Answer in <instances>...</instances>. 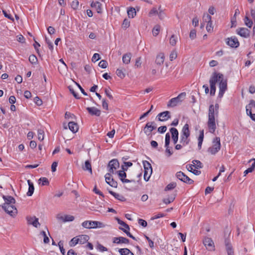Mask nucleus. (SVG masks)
<instances>
[{
	"label": "nucleus",
	"instance_id": "obj_63",
	"mask_svg": "<svg viewBox=\"0 0 255 255\" xmlns=\"http://www.w3.org/2000/svg\"><path fill=\"white\" fill-rule=\"evenodd\" d=\"M190 38L192 39H194L196 37V31L195 29H192L190 31L189 34Z\"/></svg>",
	"mask_w": 255,
	"mask_h": 255
},
{
	"label": "nucleus",
	"instance_id": "obj_20",
	"mask_svg": "<svg viewBox=\"0 0 255 255\" xmlns=\"http://www.w3.org/2000/svg\"><path fill=\"white\" fill-rule=\"evenodd\" d=\"M114 243L117 244H128L129 242V241L128 239L123 237H115L113 239V242Z\"/></svg>",
	"mask_w": 255,
	"mask_h": 255
},
{
	"label": "nucleus",
	"instance_id": "obj_32",
	"mask_svg": "<svg viewBox=\"0 0 255 255\" xmlns=\"http://www.w3.org/2000/svg\"><path fill=\"white\" fill-rule=\"evenodd\" d=\"M8 211H4L7 214L9 215L10 216L13 217H15L17 213V210L15 207L14 209L8 208Z\"/></svg>",
	"mask_w": 255,
	"mask_h": 255
},
{
	"label": "nucleus",
	"instance_id": "obj_51",
	"mask_svg": "<svg viewBox=\"0 0 255 255\" xmlns=\"http://www.w3.org/2000/svg\"><path fill=\"white\" fill-rule=\"evenodd\" d=\"M130 25V22L127 19V18H125L124 21H123V22L122 23V27L125 29H127V28H128Z\"/></svg>",
	"mask_w": 255,
	"mask_h": 255
},
{
	"label": "nucleus",
	"instance_id": "obj_1",
	"mask_svg": "<svg viewBox=\"0 0 255 255\" xmlns=\"http://www.w3.org/2000/svg\"><path fill=\"white\" fill-rule=\"evenodd\" d=\"M223 76V74L221 73H217L216 72L213 73L209 80L210 86V94L211 96H213L215 95L216 90V84L218 81V80H220Z\"/></svg>",
	"mask_w": 255,
	"mask_h": 255
},
{
	"label": "nucleus",
	"instance_id": "obj_50",
	"mask_svg": "<svg viewBox=\"0 0 255 255\" xmlns=\"http://www.w3.org/2000/svg\"><path fill=\"white\" fill-rule=\"evenodd\" d=\"M170 140V135L169 133H167L165 135V146H168L169 145Z\"/></svg>",
	"mask_w": 255,
	"mask_h": 255
},
{
	"label": "nucleus",
	"instance_id": "obj_42",
	"mask_svg": "<svg viewBox=\"0 0 255 255\" xmlns=\"http://www.w3.org/2000/svg\"><path fill=\"white\" fill-rule=\"evenodd\" d=\"M226 251L228 255H234V252L231 244L226 246Z\"/></svg>",
	"mask_w": 255,
	"mask_h": 255
},
{
	"label": "nucleus",
	"instance_id": "obj_61",
	"mask_svg": "<svg viewBox=\"0 0 255 255\" xmlns=\"http://www.w3.org/2000/svg\"><path fill=\"white\" fill-rule=\"evenodd\" d=\"M167 127L165 126H163L158 128L157 131L160 133H163L166 131Z\"/></svg>",
	"mask_w": 255,
	"mask_h": 255
},
{
	"label": "nucleus",
	"instance_id": "obj_10",
	"mask_svg": "<svg viewBox=\"0 0 255 255\" xmlns=\"http://www.w3.org/2000/svg\"><path fill=\"white\" fill-rule=\"evenodd\" d=\"M227 45L232 48H238L240 45V43L238 38L235 36H232L230 38H227L226 39Z\"/></svg>",
	"mask_w": 255,
	"mask_h": 255
},
{
	"label": "nucleus",
	"instance_id": "obj_2",
	"mask_svg": "<svg viewBox=\"0 0 255 255\" xmlns=\"http://www.w3.org/2000/svg\"><path fill=\"white\" fill-rule=\"evenodd\" d=\"M190 135L189 125L186 124L182 128L180 139V142L183 146H186L189 143L190 141Z\"/></svg>",
	"mask_w": 255,
	"mask_h": 255
},
{
	"label": "nucleus",
	"instance_id": "obj_9",
	"mask_svg": "<svg viewBox=\"0 0 255 255\" xmlns=\"http://www.w3.org/2000/svg\"><path fill=\"white\" fill-rule=\"evenodd\" d=\"M207 126L211 133H214L216 128L215 116H208Z\"/></svg>",
	"mask_w": 255,
	"mask_h": 255
},
{
	"label": "nucleus",
	"instance_id": "obj_41",
	"mask_svg": "<svg viewBox=\"0 0 255 255\" xmlns=\"http://www.w3.org/2000/svg\"><path fill=\"white\" fill-rule=\"evenodd\" d=\"M160 26L159 25H156L152 29V34L154 36H156L160 31Z\"/></svg>",
	"mask_w": 255,
	"mask_h": 255
},
{
	"label": "nucleus",
	"instance_id": "obj_57",
	"mask_svg": "<svg viewBox=\"0 0 255 255\" xmlns=\"http://www.w3.org/2000/svg\"><path fill=\"white\" fill-rule=\"evenodd\" d=\"M169 42L171 45H172V46L175 45V44L176 43V38L174 35H172L171 36V37L170 38Z\"/></svg>",
	"mask_w": 255,
	"mask_h": 255
},
{
	"label": "nucleus",
	"instance_id": "obj_27",
	"mask_svg": "<svg viewBox=\"0 0 255 255\" xmlns=\"http://www.w3.org/2000/svg\"><path fill=\"white\" fill-rule=\"evenodd\" d=\"M240 12L238 8H237L235 10V12L234 16L231 18V27H235L236 26V16L237 15L240 14Z\"/></svg>",
	"mask_w": 255,
	"mask_h": 255
},
{
	"label": "nucleus",
	"instance_id": "obj_31",
	"mask_svg": "<svg viewBox=\"0 0 255 255\" xmlns=\"http://www.w3.org/2000/svg\"><path fill=\"white\" fill-rule=\"evenodd\" d=\"M83 169L84 170H88L89 171L90 173H92V166L91 164L90 161L86 160L85 162V166L83 167Z\"/></svg>",
	"mask_w": 255,
	"mask_h": 255
},
{
	"label": "nucleus",
	"instance_id": "obj_49",
	"mask_svg": "<svg viewBox=\"0 0 255 255\" xmlns=\"http://www.w3.org/2000/svg\"><path fill=\"white\" fill-rule=\"evenodd\" d=\"M58 245V246L60 250V252H61V254L63 255H65L66 252H65V249L63 248V242L62 241H59Z\"/></svg>",
	"mask_w": 255,
	"mask_h": 255
},
{
	"label": "nucleus",
	"instance_id": "obj_38",
	"mask_svg": "<svg viewBox=\"0 0 255 255\" xmlns=\"http://www.w3.org/2000/svg\"><path fill=\"white\" fill-rule=\"evenodd\" d=\"M208 116H216V110H214V105H211L209 108Z\"/></svg>",
	"mask_w": 255,
	"mask_h": 255
},
{
	"label": "nucleus",
	"instance_id": "obj_14",
	"mask_svg": "<svg viewBox=\"0 0 255 255\" xmlns=\"http://www.w3.org/2000/svg\"><path fill=\"white\" fill-rule=\"evenodd\" d=\"M154 125L155 124L154 122H148L143 129L144 133L147 135H149L151 131L156 128Z\"/></svg>",
	"mask_w": 255,
	"mask_h": 255
},
{
	"label": "nucleus",
	"instance_id": "obj_24",
	"mask_svg": "<svg viewBox=\"0 0 255 255\" xmlns=\"http://www.w3.org/2000/svg\"><path fill=\"white\" fill-rule=\"evenodd\" d=\"M165 57L163 53H159L156 58L155 63L157 65H161L164 61Z\"/></svg>",
	"mask_w": 255,
	"mask_h": 255
},
{
	"label": "nucleus",
	"instance_id": "obj_8",
	"mask_svg": "<svg viewBox=\"0 0 255 255\" xmlns=\"http://www.w3.org/2000/svg\"><path fill=\"white\" fill-rule=\"evenodd\" d=\"M176 176L179 180L187 184H192L194 182L192 179H190L182 171L177 172L176 174Z\"/></svg>",
	"mask_w": 255,
	"mask_h": 255
},
{
	"label": "nucleus",
	"instance_id": "obj_7",
	"mask_svg": "<svg viewBox=\"0 0 255 255\" xmlns=\"http://www.w3.org/2000/svg\"><path fill=\"white\" fill-rule=\"evenodd\" d=\"M223 77L220 80H218L220 82L218 97L220 98L223 96L225 91L227 90V80L224 79Z\"/></svg>",
	"mask_w": 255,
	"mask_h": 255
},
{
	"label": "nucleus",
	"instance_id": "obj_3",
	"mask_svg": "<svg viewBox=\"0 0 255 255\" xmlns=\"http://www.w3.org/2000/svg\"><path fill=\"white\" fill-rule=\"evenodd\" d=\"M2 198L5 201V203L1 205V207L4 211H8V209H14L15 206L14 205H10V204H15V199L11 196H5L2 195Z\"/></svg>",
	"mask_w": 255,
	"mask_h": 255
},
{
	"label": "nucleus",
	"instance_id": "obj_43",
	"mask_svg": "<svg viewBox=\"0 0 255 255\" xmlns=\"http://www.w3.org/2000/svg\"><path fill=\"white\" fill-rule=\"evenodd\" d=\"M37 58L34 55H31L29 57V61L32 64H36L37 62Z\"/></svg>",
	"mask_w": 255,
	"mask_h": 255
},
{
	"label": "nucleus",
	"instance_id": "obj_26",
	"mask_svg": "<svg viewBox=\"0 0 255 255\" xmlns=\"http://www.w3.org/2000/svg\"><path fill=\"white\" fill-rule=\"evenodd\" d=\"M57 218L58 219L62 220L64 222H71V221H73L75 219V218L73 216L69 215H65L64 217L63 216H60L59 217H57Z\"/></svg>",
	"mask_w": 255,
	"mask_h": 255
},
{
	"label": "nucleus",
	"instance_id": "obj_16",
	"mask_svg": "<svg viewBox=\"0 0 255 255\" xmlns=\"http://www.w3.org/2000/svg\"><path fill=\"white\" fill-rule=\"evenodd\" d=\"M111 173H108L105 175V179L106 182L111 186L117 188L118 186V183L116 181L114 180L113 178H111Z\"/></svg>",
	"mask_w": 255,
	"mask_h": 255
},
{
	"label": "nucleus",
	"instance_id": "obj_30",
	"mask_svg": "<svg viewBox=\"0 0 255 255\" xmlns=\"http://www.w3.org/2000/svg\"><path fill=\"white\" fill-rule=\"evenodd\" d=\"M131 54L130 53H126L123 56V63L128 64L130 62Z\"/></svg>",
	"mask_w": 255,
	"mask_h": 255
},
{
	"label": "nucleus",
	"instance_id": "obj_34",
	"mask_svg": "<svg viewBox=\"0 0 255 255\" xmlns=\"http://www.w3.org/2000/svg\"><path fill=\"white\" fill-rule=\"evenodd\" d=\"M175 198V194L172 195L170 197H168V198H165L163 199V202L165 204H169L170 203L172 202Z\"/></svg>",
	"mask_w": 255,
	"mask_h": 255
},
{
	"label": "nucleus",
	"instance_id": "obj_40",
	"mask_svg": "<svg viewBox=\"0 0 255 255\" xmlns=\"http://www.w3.org/2000/svg\"><path fill=\"white\" fill-rule=\"evenodd\" d=\"M128 14L129 17L133 18L134 16L136 15L135 9L133 7H130L128 10Z\"/></svg>",
	"mask_w": 255,
	"mask_h": 255
},
{
	"label": "nucleus",
	"instance_id": "obj_28",
	"mask_svg": "<svg viewBox=\"0 0 255 255\" xmlns=\"http://www.w3.org/2000/svg\"><path fill=\"white\" fill-rule=\"evenodd\" d=\"M118 252L121 255H134V254L128 248L120 249Z\"/></svg>",
	"mask_w": 255,
	"mask_h": 255
},
{
	"label": "nucleus",
	"instance_id": "obj_21",
	"mask_svg": "<svg viewBox=\"0 0 255 255\" xmlns=\"http://www.w3.org/2000/svg\"><path fill=\"white\" fill-rule=\"evenodd\" d=\"M68 127L69 129L73 133H76L79 129V126L76 123L74 122H70L68 123Z\"/></svg>",
	"mask_w": 255,
	"mask_h": 255
},
{
	"label": "nucleus",
	"instance_id": "obj_44",
	"mask_svg": "<svg viewBox=\"0 0 255 255\" xmlns=\"http://www.w3.org/2000/svg\"><path fill=\"white\" fill-rule=\"evenodd\" d=\"M176 186L175 182H171L168 184L165 188V191L170 190L173 189Z\"/></svg>",
	"mask_w": 255,
	"mask_h": 255
},
{
	"label": "nucleus",
	"instance_id": "obj_46",
	"mask_svg": "<svg viewBox=\"0 0 255 255\" xmlns=\"http://www.w3.org/2000/svg\"><path fill=\"white\" fill-rule=\"evenodd\" d=\"M119 229L123 231L124 233H125L127 235L129 238L132 239L134 240H136V238L133 236L127 230L125 229L122 227H119Z\"/></svg>",
	"mask_w": 255,
	"mask_h": 255
},
{
	"label": "nucleus",
	"instance_id": "obj_45",
	"mask_svg": "<svg viewBox=\"0 0 255 255\" xmlns=\"http://www.w3.org/2000/svg\"><path fill=\"white\" fill-rule=\"evenodd\" d=\"M70 93L73 95V96L77 99H79L80 97L79 96L78 94L75 92L73 88L71 86H69L68 87Z\"/></svg>",
	"mask_w": 255,
	"mask_h": 255
},
{
	"label": "nucleus",
	"instance_id": "obj_58",
	"mask_svg": "<svg viewBox=\"0 0 255 255\" xmlns=\"http://www.w3.org/2000/svg\"><path fill=\"white\" fill-rule=\"evenodd\" d=\"M101 59L100 55L98 53H95L92 57V61L94 62L97 61Z\"/></svg>",
	"mask_w": 255,
	"mask_h": 255
},
{
	"label": "nucleus",
	"instance_id": "obj_6",
	"mask_svg": "<svg viewBox=\"0 0 255 255\" xmlns=\"http://www.w3.org/2000/svg\"><path fill=\"white\" fill-rule=\"evenodd\" d=\"M143 165L144 167V179L147 181L152 172V168L151 164L147 161H143Z\"/></svg>",
	"mask_w": 255,
	"mask_h": 255
},
{
	"label": "nucleus",
	"instance_id": "obj_64",
	"mask_svg": "<svg viewBox=\"0 0 255 255\" xmlns=\"http://www.w3.org/2000/svg\"><path fill=\"white\" fill-rule=\"evenodd\" d=\"M138 223L140 225H141L143 227H146L147 225L146 221L141 219H139L138 220Z\"/></svg>",
	"mask_w": 255,
	"mask_h": 255
},
{
	"label": "nucleus",
	"instance_id": "obj_52",
	"mask_svg": "<svg viewBox=\"0 0 255 255\" xmlns=\"http://www.w3.org/2000/svg\"><path fill=\"white\" fill-rule=\"evenodd\" d=\"M31 224L34 227L37 228L38 226H40V224L38 222V219L34 216L33 221L31 223Z\"/></svg>",
	"mask_w": 255,
	"mask_h": 255
},
{
	"label": "nucleus",
	"instance_id": "obj_15",
	"mask_svg": "<svg viewBox=\"0 0 255 255\" xmlns=\"http://www.w3.org/2000/svg\"><path fill=\"white\" fill-rule=\"evenodd\" d=\"M203 244L206 249L209 251L214 250L215 246L214 242L210 238H205L203 240Z\"/></svg>",
	"mask_w": 255,
	"mask_h": 255
},
{
	"label": "nucleus",
	"instance_id": "obj_12",
	"mask_svg": "<svg viewBox=\"0 0 255 255\" xmlns=\"http://www.w3.org/2000/svg\"><path fill=\"white\" fill-rule=\"evenodd\" d=\"M170 112L168 111H164L158 114L156 117L158 121L161 122L166 121L169 119H170Z\"/></svg>",
	"mask_w": 255,
	"mask_h": 255
},
{
	"label": "nucleus",
	"instance_id": "obj_36",
	"mask_svg": "<svg viewBox=\"0 0 255 255\" xmlns=\"http://www.w3.org/2000/svg\"><path fill=\"white\" fill-rule=\"evenodd\" d=\"M192 163H193V166L195 168L200 169L203 167L202 163L199 160H194L192 161Z\"/></svg>",
	"mask_w": 255,
	"mask_h": 255
},
{
	"label": "nucleus",
	"instance_id": "obj_62",
	"mask_svg": "<svg viewBox=\"0 0 255 255\" xmlns=\"http://www.w3.org/2000/svg\"><path fill=\"white\" fill-rule=\"evenodd\" d=\"M34 102L37 106H40L42 104V100L38 97H35L34 98Z\"/></svg>",
	"mask_w": 255,
	"mask_h": 255
},
{
	"label": "nucleus",
	"instance_id": "obj_48",
	"mask_svg": "<svg viewBox=\"0 0 255 255\" xmlns=\"http://www.w3.org/2000/svg\"><path fill=\"white\" fill-rule=\"evenodd\" d=\"M40 234L42 235L43 237V242L44 244H48L49 242V239L46 235V232L44 231L41 232Z\"/></svg>",
	"mask_w": 255,
	"mask_h": 255
},
{
	"label": "nucleus",
	"instance_id": "obj_11",
	"mask_svg": "<svg viewBox=\"0 0 255 255\" xmlns=\"http://www.w3.org/2000/svg\"><path fill=\"white\" fill-rule=\"evenodd\" d=\"M108 166L110 167L109 169L110 173L114 174L115 171L119 167L120 164L117 159H114L109 162Z\"/></svg>",
	"mask_w": 255,
	"mask_h": 255
},
{
	"label": "nucleus",
	"instance_id": "obj_60",
	"mask_svg": "<svg viewBox=\"0 0 255 255\" xmlns=\"http://www.w3.org/2000/svg\"><path fill=\"white\" fill-rule=\"evenodd\" d=\"M145 238L147 240V241L149 243V246L150 248L152 249L154 248V243L153 242L150 240V239L147 237L146 235H144Z\"/></svg>",
	"mask_w": 255,
	"mask_h": 255
},
{
	"label": "nucleus",
	"instance_id": "obj_17",
	"mask_svg": "<svg viewBox=\"0 0 255 255\" xmlns=\"http://www.w3.org/2000/svg\"><path fill=\"white\" fill-rule=\"evenodd\" d=\"M170 132L171 134V137L174 144H176L178 140L179 132L178 130L175 128H171L170 129Z\"/></svg>",
	"mask_w": 255,
	"mask_h": 255
},
{
	"label": "nucleus",
	"instance_id": "obj_33",
	"mask_svg": "<svg viewBox=\"0 0 255 255\" xmlns=\"http://www.w3.org/2000/svg\"><path fill=\"white\" fill-rule=\"evenodd\" d=\"M244 20L245 25L248 27L251 28L253 25V21L249 18L247 14L245 16Z\"/></svg>",
	"mask_w": 255,
	"mask_h": 255
},
{
	"label": "nucleus",
	"instance_id": "obj_19",
	"mask_svg": "<svg viewBox=\"0 0 255 255\" xmlns=\"http://www.w3.org/2000/svg\"><path fill=\"white\" fill-rule=\"evenodd\" d=\"M86 110L92 116L99 117L101 115V111L95 107H87Z\"/></svg>",
	"mask_w": 255,
	"mask_h": 255
},
{
	"label": "nucleus",
	"instance_id": "obj_23",
	"mask_svg": "<svg viewBox=\"0 0 255 255\" xmlns=\"http://www.w3.org/2000/svg\"><path fill=\"white\" fill-rule=\"evenodd\" d=\"M91 6L92 7L96 8L97 11L98 13H102V4L99 1H92Z\"/></svg>",
	"mask_w": 255,
	"mask_h": 255
},
{
	"label": "nucleus",
	"instance_id": "obj_29",
	"mask_svg": "<svg viewBox=\"0 0 255 255\" xmlns=\"http://www.w3.org/2000/svg\"><path fill=\"white\" fill-rule=\"evenodd\" d=\"M80 244H84L86 243L89 239V237L86 235H83L78 236Z\"/></svg>",
	"mask_w": 255,
	"mask_h": 255
},
{
	"label": "nucleus",
	"instance_id": "obj_5",
	"mask_svg": "<svg viewBox=\"0 0 255 255\" xmlns=\"http://www.w3.org/2000/svg\"><path fill=\"white\" fill-rule=\"evenodd\" d=\"M213 145L208 149V151L212 154H215L221 149L220 138L216 137L213 141Z\"/></svg>",
	"mask_w": 255,
	"mask_h": 255
},
{
	"label": "nucleus",
	"instance_id": "obj_55",
	"mask_svg": "<svg viewBox=\"0 0 255 255\" xmlns=\"http://www.w3.org/2000/svg\"><path fill=\"white\" fill-rule=\"evenodd\" d=\"M97 249L101 252H106L108 251V249L107 248L104 247L102 245L99 243L97 246Z\"/></svg>",
	"mask_w": 255,
	"mask_h": 255
},
{
	"label": "nucleus",
	"instance_id": "obj_39",
	"mask_svg": "<svg viewBox=\"0 0 255 255\" xmlns=\"http://www.w3.org/2000/svg\"><path fill=\"white\" fill-rule=\"evenodd\" d=\"M116 220H117V221L119 224L123 226V227H124L125 228H124L125 229L128 230H129V226L127 224H126L125 222H124V221H123L122 220H121V219H120L119 218H118L117 217L116 218Z\"/></svg>",
	"mask_w": 255,
	"mask_h": 255
},
{
	"label": "nucleus",
	"instance_id": "obj_25",
	"mask_svg": "<svg viewBox=\"0 0 255 255\" xmlns=\"http://www.w3.org/2000/svg\"><path fill=\"white\" fill-rule=\"evenodd\" d=\"M27 183L28 184V190L26 194L28 196H31L33 194L34 191V187L32 182H31L30 180H27Z\"/></svg>",
	"mask_w": 255,
	"mask_h": 255
},
{
	"label": "nucleus",
	"instance_id": "obj_53",
	"mask_svg": "<svg viewBox=\"0 0 255 255\" xmlns=\"http://www.w3.org/2000/svg\"><path fill=\"white\" fill-rule=\"evenodd\" d=\"M115 196V198L121 201L125 202L126 201V198L122 195L117 193Z\"/></svg>",
	"mask_w": 255,
	"mask_h": 255
},
{
	"label": "nucleus",
	"instance_id": "obj_13",
	"mask_svg": "<svg viewBox=\"0 0 255 255\" xmlns=\"http://www.w3.org/2000/svg\"><path fill=\"white\" fill-rule=\"evenodd\" d=\"M250 30L245 27H240L236 30L237 33L244 38H248L250 35Z\"/></svg>",
	"mask_w": 255,
	"mask_h": 255
},
{
	"label": "nucleus",
	"instance_id": "obj_37",
	"mask_svg": "<svg viewBox=\"0 0 255 255\" xmlns=\"http://www.w3.org/2000/svg\"><path fill=\"white\" fill-rule=\"evenodd\" d=\"M79 243V240L78 238V237H74L72 238L70 241L69 242V246L70 247H74L76 246L77 244Z\"/></svg>",
	"mask_w": 255,
	"mask_h": 255
},
{
	"label": "nucleus",
	"instance_id": "obj_54",
	"mask_svg": "<svg viewBox=\"0 0 255 255\" xmlns=\"http://www.w3.org/2000/svg\"><path fill=\"white\" fill-rule=\"evenodd\" d=\"M116 74L118 77H120L122 79L124 78L125 77V74L121 69H118L116 71Z\"/></svg>",
	"mask_w": 255,
	"mask_h": 255
},
{
	"label": "nucleus",
	"instance_id": "obj_56",
	"mask_svg": "<svg viewBox=\"0 0 255 255\" xmlns=\"http://www.w3.org/2000/svg\"><path fill=\"white\" fill-rule=\"evenodd\" d=\"M79 1L77 0H74L71 3V7L74 9H77L78 8Z\"/></svg>",
	"mask_w": 255,
	"mask_h": 255
},
{
	"label": "nucleus",
	"instance_id": "obj_22",
	"mask_svg": "<svg viewBox=\"0 0 255 255\" xmlns=\"http://www.w3.org/2000/svg\"><path fill=\"white\" fill-rule=\"evenodd\" d=\"M93 223H95V221H86L82 223V226L87 229H94L95 228V225Z\"/></svg>",
	"mask_w": 255,
	"mask_h": 255
},
{
	"label": "nucleus",
	"instance_id": "obj_47",
	"mask_svg": "<svg viewBox=\"0 0 255 255\" xmlns=\"http://www.w3.org/2000/svg\"><path fill=\"white\" fill-rule=\"evenodd\" d=\"M44 133L43 130L41 129L38 130V138L39 140L42 141L44 139Z\"/></svg>",
	"mask_w": 255,
	"mask_h": 255
},
{
	"label": "nucleus",
	"instance_id": "obj_35",
	"mask_svg": "<svg viewBox=\"0 0 255 255\" xmlns=\"http://www.w3.org/2000/svg\"><path fill=\"white\" fill-rule=\"evenodd\" d=\"M39 183L41 184V186L48 185L49 182L46 177H41L38 180Z\"/></svg>",
	"mask_w": 255,
	"mask_h": 255
},
{
	"label": "nucleus",
	"instance_id": "obj_59",
	"mask_svg": "<svg viewBox=\"0 0 255 255\" xmlns=\"http://www.w3.org/2000/svg\"><path fill=\"white\" fill-rule=\"evenodd\" d=\"M108 65V63L106 60H102L99 63V66L102 68H107Z\"/></svg>",
	"mask_w": 255,
	"mask_h": 255
},
{
	"label": "nucleus",
	"instance_id": "obj_4",
	"mask_svg": "<svg viewBox=\"0 0 255 255\" xmlns=\"http://www.w3.org/2000/svg\"><path fill=\"white\" fill-rule=\"evenodd\" d=\"M186 93L182 92L175 98L170 99L167 104L168 107H174L184 100L186 97Z\"/></svg>",
	"mask_w": 255,
	"mask_h": 255
},
{
	"label": "nucleus",
	"instance_id": "obj_18",
	"mask_svg": "<svg viewBox=\"0 0 255 255\" xmlns=\"http://www.w3.org/2000/svg\"><path fill=\"white\" fill-rule=\"evenodd\" d=\"M118 173V175L123 183H129L135 182L134 180H129L128 179H126L127 177V174L124 171H117Z\"/></svg>",
	"mask_w": 255,
	"mask_h": 255
}]
</instances>
